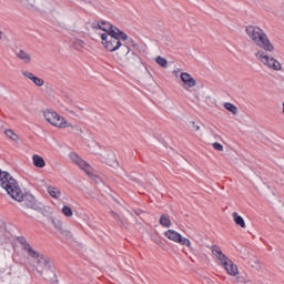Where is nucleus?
Here are the masks:
<instances>
[{"instance_id":"obj_5","label":"nucleus","mask_w":284,"mask_h":284,"mask_svg":"<svg viewBox=\"0 0 284 284\" xmlns=\"http://www.w3.org/2000/svg\"><path fill=\"white\" fill-rule=\"evenodd\" d=\"M164 236L169 239V241L179 243V245H186L189 250H192V242L190 241V239L184 237L183 235H181V233L174 230H168L166 232H164Z\"/></svg>"},{"instance_id":"obj_21","label":"nucleus","mask_w":284,"mask_h":284,"mask_svg":"<svg viewBox=\"0 0 284 284\" xmlns=\"http://www.w3.org/2000/svg\"><path fill=\"white\" fill-rule=\"evenodd\" d=\"M233 221L235 225H239L240 227H245V220L236 212L233 213Z\"/></svg>"},{"instance_id":"obj_24","label":"nucleus","mask_w":284,"mask_h":284,"mask_svg":"<svg viewBox=\"0 0 284 284\" xmlns=\"http://www.w3.org/2000/svg\"><path fill=\"white\" fill-rule=\"evenodd\" d=\"M224 108H225V110H227L232 114H235V115L239 114V108H236V105H234L231 102H225Z\"/></svg>"},{"instance_id":"obj_25","label":"nucleus","mask_w":284,"mask_h":284,"mask_svg":"<svg viewBox=\"0 0 284 284\" xmlns=\"http://www.w3.org/2000/svg\"><path fill=\"white\" fill-rule=\"evenodd\" d=\"M118 50H119L121 57H128V54H130V45L123 44L122 42Z\"/></svg>"},{"instance_id":"obj_6","label":"nucleus","mask_w":284,"mask_h":284,"mask_svg":"<svg viewBox=\"0 0 284 284\" xmlns=\"http://www.w3.org/2000/svg\"><path fill=\"white\" fill-rule=\"evenodd\" d=\"M256 59H258L264 65L272 68V70L278 71L281 70V62L274 58H270V55L265 54L263 50H260L255 53Z\"/></svg>"},{"instance_id":"obj_23","label":"nucleus","mask_w":284,"mask_h":284,"mask_svg":"<svg viewBox=\"0 0 284 284\" xmlns=\"http://www.w3.org/2000/svg\"><path fill=\"white\" fill-rule=\"evenodd\" d=\"M4 134L10 141H19V134L14 133L12 129L4 130Z\"/></svg>"},{"instance_id":"obj_35","label":"nucleus","mask_w":284,"mask_h":284,"mask_svg":"<svg viewBox=\"0 0 284 284\" xmlns=\"http://www.w3.org/2000/svg\"><path fill=\"white\" fill-rule=\"evenodd\" d=\"M22 74L27 79H30V81H32V78L34 77V74H32V72H30V71H22Z\"/></svg>"},{"instance_id":"obj_31","label":"nucleus","mask_w":284,"mask_h":284,"mask_svg":"<svg viewBox=\"0 0 284 284\" xmlns=\"http://www.w3.org/2000/svg\"><path fill=\"white\" fill-rule=\"evenodd\" d=\"M128 179H129V181H132L133 183H136L138 185H143V181L135 178L134 175H129Z\"/></svg>"},{"instance_id":"obj_39","label":"nucleus","mask_w":284,"mask_h":284,"mask_svg":"<svg viewBox=\"0 0 284 284\" xmlns=\"http://www.w3.org/2000/svg\"><path fill=\"white\" fill-rule=\"evenodd\" d=\"M0 39H3V31H0Z\"/></svg>"},{"instance_id":"obj_10","label":"nucleus","mask_w":284,"mask_h":284,"mask_svg":"<svg viewBox=\"0 0 284 284\" xmlns=\"http://www.w3.org/2000/svg\"><path fill=\"white\" fill-rule=\"evenodd\" d=\"M17 241L20 245H22V250L27 252L28 256H39V252L34 251L30 243H28V240H26L23 236L17 237Z\"/></svg>"},{"instance_id":"obj_2","label":"nucleus","mask_w":284,"mask_h":284,"mask_svg":"<svg viewBox=\"0 0 284 284\" xmlns=\"http://www.w3.org/2000/svg\"><path fill=\"white\" fill-rule=\"evenodd\" d=\"M246 34L250 39L253 40L255 45L265 50V52H274V44L267 38V34L263 29L256 26H247L246 27Z\"/></svg>"},{"instance_id":"obj_11","label":"nucleus","mask_w":284,"mask_h":284,"mask_svg":"<svg viewBox=\"0 0 284 284\" xmlns=\"http://www.w3.org/2000/svg\"><path fill=\"white\" fill-rule=\"evenodd\" d=\"M128 65H132V68H141L143 65V60L135 52H131L126 55Z\"/></svg>"},{"instance_id":"obj_32","label":"nucleus","mask_w":284,"mask_h":284,"mask_svg":"<svg viewBox=\"0 0 284 284\" xmlns=\"http://www.w3.org/2000/svg\"><path fill=\"white\" fill-rule=\"evenodd\" d=\"M191 129L193 130V132H199V130H201V126H199V124H196V122L191 121Z\"/></svg>"},{"instance_id":"obj_28","label":"nucleus","mask_w":284,"mask_h":284,"mask_svg":"<svg viewBox=\"0 0 284 284\" xmlns=\"http://www.w3.org/2000/svg\"><path fill=\"white\" fill-rule=\"evenodd\" d=\"M155 62L158 63V65H160L161 68H168V60L161 55H158L155 58Z\"/></svg>"},{"instance_id":"obj_37","label":"nucleus","mask_w":284,"mask_h":284,"mask_svg":"<svg viewBox=\"0 0 284 284\" xmlns=\"http://www.w3.org/2000/svg\"><path fill=\"white\" fill-rule=\"evenodd\" d=\"M124 43H125L126 45H136V44L134 43V40H133L132 38H129V40H125Z\"/></svg>"},{"instance_id":"obj_14","label":"nucleus","mask_w":284,"mask_h":284,"mask_svg":"<svg viewBox=\"0 0 284 284\" xmlns=\"http://www.w3.org/2000/svg\"><path fill=\"white\" fill-rule=\"evenodd\" d=\"M31 258H37V264L39 265V267L47 270L48 267H50L52 265L50 257L45 256V255H41L38 253V256H31Z\"/></svg>"},{"instance_id":"obj_20","label":"nucleus","mask_w":284,"mask_h":284,"mask_svg":"<svg viewBox=\"0 0 284 284\" xmlns=\"http://www.w3.org/2000/svg\"><path fill=\"white\" fill-rule=\"evenodd\" d=\"M17 57L21 61H24V63H30V61H32V58L30 57V54H28L26 51H23V49L18 51Z\"/></svg>"},{"instance_id":"obj_16","label":"nucleus","mask_w":284,"mask_h":284,"mask_svg":"<svg viewBox=\"0 0 284 284\" xmlns=\"http://www.w3.org/2000/svg\"><path fill=\"white\" fill-rule=\"evenodd\" d=\"M211 250H212L213 256H215L216 258H219V261H220L221 263H223L224 261H227L229 257H227V255L223 254V251H221V247L214 245V246H212Z\"/></svg>"},{"instance_id":"obj_12","label":"nucleus","mask_w":284,"mask_h":284,"mask_svg":"<svg viewBox=\"0 0 284 284\" xmlns=\"http://www.w3.org/2000/svg\"><path fill=\"white\" fill-rule=\"evenodd\" d=\"M99 30H102L103 32H106V34H110V32H116L119 28L105 20H99L97 23Z\"/></svg>"},{"instance_id":"obj_18","label":"nucleus","mask_w":284,"mask_h":284,"mask_svg":"<svg viewBox=\"0 0 284 284\" xmlns=\"http://www.w3.org/2000/svg\"><path fill=\"white\" fill-rule=\"evenodd\" d=\"M33 165L36 168H45V160H43V156L34 154L32 156Z\"/></svg>"},{"instance_id":"obj_4","label":"nucleus","mask_w":284,"mask_h":284,"mask_svg":"<svg viewBox=\"0 0 284 284\" xmlns=\"http://www.w3.org/2000/svg\"><path fill=\"white\" fill-rule=\"evenodd\" d=\"M43 116L45 121L54 128H70V122H67L65 118L59 115L55 111L47 110L44 111Z\"/></svg>"},{"instance_id":"obj_15","label":"nucleus","mask_w":284,"mask_h":284,"mask_svg":"<svg viewBox=\"0 0 284 284\" xmlns=\"http://www.w3.org/2000/svg\"><path fill=\"white\" fill-rule=\"evenodd\" d=\"M44 280L50 281V283H59V280L57 278V273L54 272V266H49L44 268L43 273Z\"/></svg>"},{"instance_id":"obj_38","label":"nucleus","mask_w":284,"mask_h":284,"mask_svg":"<svg viewBox=\"0 0 284 284\" xmlns=\"http://www.w3.org/2000/svg\"><path fill=\"white\" fill-rule=\"evenodd\" d=\"M38 212H40V214H43V216H45V209H42V206H41V211H38Z\"/></svg>"},{"instance_id":"obj_17","label":"nucleus","mask_w":284,"mask_h":284,"mask_svg":"<svg viewBox=\"0 0 284 284\" xmlns=\"http://www.w3.org/2000/svg\"><path fill=\"white\" fill-rule=\"evenodd\" d=\"M106 165H110V168H119V160H116V154H108Z\"/></svg>"},{"instance_id":"obj_26","label":"nucleus","mask_w":284,"mask_h":284,"mask_svg":"<svg viewBox=\"0 0 284 284\" xmlns=\"http://www.w3.org/2000/svg\"><path fill=\"white\" fill-rule=\"evenodd\" d=\"M85 174H88V176H90V179L92 181H94V183H101V181H102L101 176L92 173V166L91 165H90L89 172H85Z\"/></svg>"},{"instance_id":"obj_13","label":"nucleus","mask_w":284,"mask_h":284,"mask_svg":"<svg viewBox=\"0 0 284 284\" xmlns=\"http://www.w3.org/2000/svg\"><path fill=\"white\" fill-rule=\"evenodd\" d=\"M222 265L224 270H226L227 274H230V276H236V274H239V266L234 264L230 257H227V260L224 261Z\"/></svg>"},{"instance_id":"obj_27","label":"nucleus","mask_w":284,"mask_h":284,"mask_svg":"<svg viewBox=\"0 0 284 284\" xmlns=\"http://www.w3.org/2000/svg\"><path fill=\"white\" fill-rule=\"evenodd\" d=\"M61 212L68 219H70L71 216L74 215V212L72 211V207H70L69 205H63Z\"/></svg>"},{"instance_id":"obj_36","label":"nucleus","mask_w":284,"mask_h":284,"mask_svg":"<svg viewBox=\"0 0 284 284\" xmlns=\"http://www.w3.org/2000/svg\"><path fill=\"white\" fill-rule=\"evenodd\" d=\"M110 214L115 221H121V215H119V213L111 211Z\"/></svg>"},{"instance_id":"obj_33","label":"nucleus","mask_w":284,"mask_h":284,"mask_svg":"<svg viewBox=\"0 0 284 284\" xmlns=\"http://www.w3.org/2000/svg\"><path fill=\"white\" fill-rule=\"evenodd\" d=\"M213 148L214 150H216L217 152H223V144L219 143V142H214L213 143Z\"/></svg>"},{"instance_id":"obj_9","label":"nucleus","mask_w":284,"mask_h":284,"mask_svg":"<svg viewBox=\"0 0 284 284\" xmlns=\"http://www.w3.org/2000/svg\"><path fill=\"white\" fill-rule=\"evenodd\" d=\"M70 159H71V161H73V163H75V165L80 166V169L83 170V172H88V173L90 172V163H88L85 160L81 159V156H79V154L71 153Z\"/></svg>"},{"instance_id":"obj_30","label":"nucleus","mask_w":284,"mask_h":284,"mask_svg":"<svg viewBox=\"0 0 284 284\" xmlns=\"http://www.w3.org/2000/svg\"><path fill=\"white\" fill-rule=\"evenodd\" d=\"M101 39H102V43H103L104 48H106L108 42L110 41V34H108V32L102 33Z\"/></svg>"},{"instance_id":"obj_1","label":"nucleus","mask_w":284,"mask_h":284,"mask_svg":"<svg viewBox=\"0 0 284 284\" xmlns=\"http://www.w3.org/2000/svg\"><path fill=\"white\" fill-rule=\"evenodd\" d=\"M0 186L6 190L7 194L11 196L14 201L19 203L24 202V206L29 207L30 210H34L36 212L41 211V203L37 201V197L31 193L23 194L21 191V186H19V182L14 178L10 175L8 171H2L0 169Z\"/></svg>"},{"instance_id":"obj_34","label":"nucleus","mask_w":284,"mask_h":284,"mask_svg":"<svg viewBox=\"0 0 284 284\" xmlns=\"http://www.w3.org/2000/svg\"><path fill=\"white\" fill-rule=\"evenodd\" d=\"M151 241L155 243V245H163V241H161L159 237L152 235Z\"/></svg>"},{"instance_id":"obj_19","label":"nucleus","mask_w":284,"mask_h":284,"mask_svg":"<svg viewBox=\"0 0 284 284\" xmlns=\"http://www.w3.org/2000/svg\"><path fill=\"white\" fill-rule=\"evenodd\" d=\"M160 225H162L163 227H172V220H170V215L162 214L160 216Z\"/></svg>"},{"instance_id":"obj_22","label":"nucleus","mask_w":284,"mask_h":284,"mask_svg":"<svg viewBox=\"0 0 284 284\" xmlns=\"http://www.w3.org/2000/svg\"><path fill=\"white\" fill-rule=\"evenodd\" d=\"M48 193L50 196H52V199H60L61 197V191L58 190L54 186H49L48 187Z\"/></svg>"},{"instance_id":"obj_7","label":"nucleus","mask_w":284,"mask_h":284,"mask_svg":"<svg viewBox=\"0 0 284 284\" xmlns=\"http://www.w3.org/2000/svg\"><path fill=\"white\" fill-rule=\"evenodd\" d=\"M49 221L52 223L53 227H55V230H58V232L64 236V239H72V232L63 229V222L61 220L49 217Z\"/></svg>"},{"instance_id":"obj_3","label":"nucleus","mask_w":284,"mask_h":284,"mask_svg":"<svg viewBox=\"0 0 284 284\" xmlns=\"http://www.w3.org/2000/svg\"><path fill=\"white\" fill-rule=\"evenodd\" d=\"M129 39L130 37L121 31V29H118L116 31H110L105 50H108V52H116V50L121 48V41H129Z\"/></svg>"},{"instance_id":"obj_8","label":"nucleus","mask_w":284,"mask_h":284,"mask_svg":"<svg viewBox=\"0 0 284 284\" xmlns=\"http://www.w3.org/2000/svg\"><path fill=\"white\" fill-rule=\"evenodd\" d=\"M180 79L183 83L182 88H184V90H190V88H194L196 85V79H194L192 74L187 72H182L180 74Z\"/></svg>"},{"instance_id":"obj_29","label":"nucleus","mask_w":284,"mask_h":284,"mask_svg":"<svg viewBox=\"0 0 284 284\" xmlns=\"http://www.w3.org/2000/svg\"><path fill=\"white\" fill-rule=\"evenodd\" d=\"M32 83H34V85H38V88H41V85H43L44 81L43 79L34 75L32 79H31Z\"/></svg>"}]
</instances>
